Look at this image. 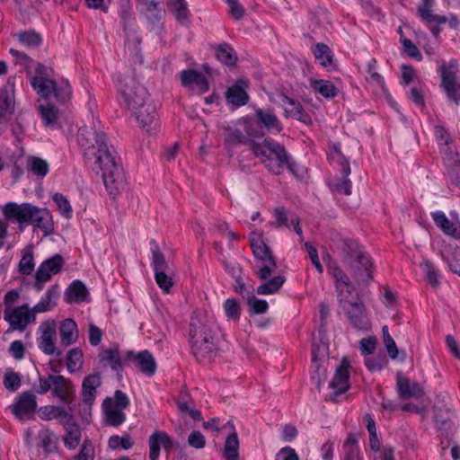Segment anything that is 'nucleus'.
Segmentation results:
<instances>
[{"instance_id": "17", "label": "nucleus", "mask_w": 460, "mask_h": 460, "mask_svg": "<svg viewBox=\"0 0 460 460\" xmlns=\"http://www.w3.org/2000/svg\"><path fill=\"white\" fill-rule=\"evenodd\" d=\"M40 336L38 338L39 348L47 355H61L60 351L56 349L57 327L54 321H45L40 325Z\"/></svg>"}, {"instance_id": "8", "label": "nucleus", "mask_w": 460, "mask_h": 460, "mask_svg": "<svg viewBox=\"0 0 460 460\" xmlns=\"http://www.w3.org/2000/svg\"><path fill=\"white\" fill-rule=\"evenodd\" d=\"M349 361L348 358H343L329 384V392L325 397L326 401L338 402L341 400V396L349 390Z\"/></svg>"}, {"instance_id": "20", "label": "nucleus", "mask_w": 460, "mask_h": 460, "mask_svg": "<svg viewBox=\"0 0 460 460\" xmlns=\"http://www.w3.org/2000/svg\"><path fill=\"white\" fill-rule=\"evenodd\" d=\"M28 225L40 229L45 235L54 231V222L51 213L47 208H40L33 205Z\"/></svg>"}, {"instance_id": "7", "label": "nucleus", "mask_w": 460, "mask_h": 460, "mask_svg": "<svg viewBox=\"0 0 460 460\" xmlns=\"http://www.w3.org/2000/svg\"><path fill=\"white\" fill-rule=\"evenodd\" d=\"M250 244L252 249L253 255L261 261V264L258 276L261 279L265 280L276 270L277 263L271 254V252L262 241L260 234L255 232L251 233Z\"/></svg>"}, {"instance_id": "34", "label": "nucleus", "mask_w": 460, "mask_h": 460, "mask_svg": "<svg viewBox=\"0 0 460 460\" xmlns=\"http://www.w3.org/2000/svg\"><path fill=\"white\" fill-rule=\"evenodd\" d=\"M69 303H81L86 300L88 291L86 287L79 280H75L66 292Z\"/></svg>"}, {"instance_id": "60", "label": "nucleus", "mask_w": 460, "mask_h": 460, "mask_svg": "<svg viewBox=\"0 0 460 460\" xmlns=\"http://www.w3.org/2000/svg\"><path fill=\"white\" fill-rule=\"evenodd\" d=\"M153 266L155 272L171 270L164 255L158 248L153 251Z\"/></svg>"}, {"instance_id": "32", "label": "nucleus", "mask_w": 460, "mask_h": 460, "mask_svg": "<svg viewBox=\"0 0 460 460\" xmlns=\"http://www.w3.org/2000/svg\"><path fill=\"white\" fill-rule=\"evenodd\" d=\"M432 217L436 226L440 227L446 234L452 235L454 237H460L459 226L456 223L450 221L443 212H435L432 214Z\"/></svg>"}, {"instance_id": "5", "label": "nucleus", "mask_w": 460, "mask_h": 460, "mask_svg": "<svg viewBox=\"0 0 460 460\" xmlns=\"http://www.w3.org/2000/svg\"><path fill=\"white\" fill-rule=\"evenodd\" d=\"M119 92L128 110L141 107L150 99L146 88L133 75L122 76L119 81Z\"/></svg>"}, {"instance_id": "24", "label": "nucleus", "mask_w": 460, "mask_h": 460, "mask_svg": "<svg viewBox=\"0 0 460 460\" xmlns=\"http://www.w3.org/2000/svg\"><path fill=\"white\" fill-rule=\"evenodd\" d=\"M148 444L150 460H158L161 447L166 451L172 447L171 438L165 432L160 430H155L150 436Z\"/></svg>"}, {"instance_id": "18", "label": "nucleus", "mask_w": 460, "mask_h": 460, "mask_svg": "<svg viewBox=\"0 0 460 460\" xmlns=\"http://www.w3.org/2000/svg\"><path fill=\"white\" fill-rule=\"evenodd\" d=\"M37 408L36 396L31 392L21 394L10 406L12 413L19 420L29 418Z\"/></svg>"}, {"instance_id": "55", "label": "nucleus", "mask_w": 460, "mask_h": 460, "mask_svg": "<svg viewBox=\"0 0 460 460\" xmlns=\"http://www.w3.org/2000/svg\"><path fill=\"white\" fill-rule=\"evenodd\" d=\"M133 444L128 434H125L123 437L112 436L108 441L109 447L111 449H117L119 447L129 449L132 447Z\"/></svg>"}, {"instance_id": "44", "label": "nucleus", "mask_w": 460, "mask_h": 460, "mask_svg": "<svg viewBox=\"0 0 460 460\" xmlns=\"http://www.w3.org/2000/svg\"><path fill=\"white\" fill-rule=\"evenodd\" d=\"M84 355L80 349L74 348L67 352L66 367L69 372L73 373L81 368L84 361Z\"/></svg>"}, {"instance_id": "9", "label": "nucleus", "mask_w": 460, "mask_h": 460, "mask_svg": "<svg viewBox=\"0 0 460 460\" xmlns=\"http://www.w3.org/2000/svg\"><path fill=\"white\" fill-rule=\"evenodd\" d=\"M349 361L348 358H343L329 384V392L325 397L326 401L338 402L341 400V396L349 390Z\"/></svg>"}, {"instance_id": "45", "label": "nucleus", "mask_w": 460, "mask_h": 460, "mask_svg": "<svg viewBox=\"0 0 460 460\" xmlns=\"http://www.w3.org/2000/svg\"><path fill=\"white\" fill-rule=\"evenodd\" d=\"M27 167L35 175L40 177H44L49 172V164L47 161L36 156L28 157Z\"/></svg>"}, {"instance_id": "30", "label": "nucleus", "mask_w": 460, "mask_h": 460, "mask_svg": "<svg viewBox=\"0 0 460 460\" xmlns=\"http://www.w3.org/2000/svg\"><path fill=\"white\" fill-rule=\"evenodd\" d=\"M62 426L66 430L64 443L69 449H75L81 441V429L72 419L69 421H62Z\"/></svg>"}, {"instance_id": "16", "label": "nucleus", "mask_w": 460, "mask_h": 460, "mask_svg": "<svg viewBox=\"0 0 460 460\" xmlns=\"http://www.w3.org/2000/svg\"><path fill=\"white\" fill-rule=\"evenodd\" d=\"M32 205L30 203L17 204L9 202L3 207V215L8 222L17 223L19 229L23 230L25 225L30 221L31 210Z\"/></svg>"}, {"instance_id": "43", "label": "nucleus", "mask_w": 460, "mask_h": 460, "mask_svg": "<svg viewBox=\"0 0 460 460\" xmlns=\"http://www.w3.org/2000/svg\"><path fill=\"white\" fill-rule=\"evenodd\" d=\"M55 296H57V288L56 287H51L46 292L45 296L37 305L31 308L33 314L35 315L38 313L49 311L53 307L51 301Z\"/></svg>"}, {"instance_id": "22", "label": "nucleus", "mask_w": 460, "mask_h": 460, "mask_svg": "<svg viewBox=\"0 0 460 460\" xmlns=\"http://www.w3.org/2000/svg\"><path fill=\"white\" fill-rule=\"evenodd\" d=\"M337 160L341 165V172L342 178L335 179L330 183V187L333 191L340 194L350 195L351 194V181L347 178L350 173V166L347 159L337 151Z\"/></svg>"}, {"instance_id": "23", "label": "nucleus", "mask_w": 460, "mask_h": 460, "mask_svg": "<svg viewBox=\"0 0 460 460\" xmlns=\"http://www.w3.org/2000/svg\"><path fill=\"white\" fill-rule=\"evenodd\" d=\"M127 358L131 360L136 367L146 376H153L156 370V363L153 355L148 350H143L135 354L132 351L127 353Z\"/></svg>"}, {"instance_id": "52", "label": "nucleus", "mask_w": 460, "mask_h": 460, "mask_svg": "<svg viewBox=\"0 0 460 460\" xmlns=\"http://www.w3.org/2000/svg\"><path fill=\"white\" fill-rule=\"evenodd\" d=\"M247 305L249 312L253 314H264L268 310V303L265 300L258 299L254 295L249 294L247 296Z\"/></svg>"}, {"instance_id": "37", "label": "nucleus", "mask_w": 460, "mask_h": 460, "mask_svg": "<svg viewBox=\"0 0 460 460\" xmlns=\"http://www.w3.org/2000/svg\"><path fill=\"white\" fill-rule=\"evenodd\" d=\"M313 53L322 66L328 67L333 65L332 52L326 44L317 43L313 49Z\"/></svg>"}, {"instance_id": "41", "label": "nucleus", "mask_w": 460, "mask_h": 460, "mask_svg": "<svg viewBox=\"0 0 460 460\" xmlns=\"http://www.w3.org/2000/svg\"><path fill=\"white\" fill-rule=\"evenodd\" d=\"M222 128L224 130L226 145L235 146L247 142L246 137L239 128L231 126H224Z\"/></svg>"}, {"instance_id": "40", "label": "nucleus", "mask_w": 460, "mask_h": 460, "mask_svg": "<svg viewBox=\"0 0 460 460\" xmlns=\"http://www.w3.org/2000/svg\"><path fill=\"white\" fill-rule=\"evenodd\" d=\"M310 84L315 92L325 98H333L337 95V88L330 81L311 79Z\"/></svg>"}, {"instance_id": "6", "label": "nucleus", "mask_w": 460, "mask_h": 460, "mask_svg": "<svg viewBox=\"0 0 460 460\" xmlns=\"http://www.w3.org/2000/svg\"><path fill=\"white\" fill-rule=\"evenodd\" d=\"M129 405V399L121 390H116L113 397H107L102 402L104 422L108 426L119 427L126 420V410Z\"/></svg>"}, {"instance_id": "51", "label": "nucleus", "mask_w": 460, "mask_h": 460, "mask_svg": "<svg viewBox=\"0 0 460 460\" xmlns=\"http://www.w3.org/2000/svg\"><path fill=\"white\" fill-rule=\"evenodd\" d=\"M155 279L159 288L165 293H169L174 284L171 270L155 272Z\"/></svg>"}, {"instance_id": "38", "label": "nucleus", "mask_w": 460, "mask_h": 460, "mask_svg": "<svg viewBox=\"0 0 460 460\" xmlns=\"http://www.w3.org/2000/svg\"><path fill=\"white\" fill-rule=\"evenodd\" d=\"M224 456L226 460H239V439L234 430L226 439Z\"/></svg>"}, {"instance_id": "1", "label": "nucleus", "mask_w": 460, "mask_h": 460, "mask_svg": "<svg viewBox=\"0 0 460 460\" xmlns=\"http://www.w3.org/2000/svg\"><path fill=\"white\" fill-rule=\"evenodd\" d=\"M105 134L92 128H80L78 141L86 149L85 155L95 158L96 169L102 172V177L110 195H118L125 187V177L117 162L115 151L105 141Z\"/></svg>"}, {"instance_id": "14", "label": "nucleus", "mask_w": 460, "mask_h": 460, "mask_svg": "<svg viewBox=\"0 0 460 460\" xmlns=\"http://www.w3.org/2000/svg\"><path fill=\"white\" fill-rule=\"evenodd\" d=\"M133 112L139 126L147 132L155 131L159 127L158 114L155 106L149 99L141 107L132 108Z\"/></svg>"}, {"instance_id": "19", "label": "nucleus", "mask_w": 460, "mask_h": 460, "mask_svg": "<svg viewBox=\"0 0 460 460\" xmlns=\"http://www.w3.org/2000/svg\"><path fill=\"white\" fill-rule=\"evenodd\" d=\"M181 83L195 93L202 94L208 90V82L206 76L194 69H187L181 72Z\"/></svg>"}, {"instance_id": "28", "label": "nucleus", "mask_w": 460, "mask_h": 460, "mask_svg": "<svg viewBox=\"0 0 460 460\" xmlns=\"http://www.w3.org/2000/svg\"><path fill=\"white\" fill-rule=\"evenodd\" d=\"M335 246L341 250L345 264L350 261V260L358 258V255L363 256L367 254L354 240L339 239L335 242Z\"/></svg>"}, {"instance_id": "61", "label": "nucleus", "mask_w": 460, "mask_h": 460, "mask_svg": "<svg viewBox=\"0 0 460 460\" xmlns=\"http://www.w3.org/2000/svg\"><path fill=\"white\" fill-rule=\"evenodd\" d=\"M119 14L123 20L124 31L127 32L128 27L134 23V18L132 17V13L130 12V4L128 0L122 1Z\"/></svg>"}, {"instance_id": "10", "label": "nucleus", "mask_w": 460, "mask_h": 460, "mask_svg": "<svg viewBox=\"0 0 460 460\" xmlns=\"http://www.w3.org/2000/svg\"><path fill=\"white\" fill-rule=\"evenodd\" d=\"M34 90L45 98L55 96L58 100L65 102L69 99L71 90L67 83L58 86L56 82L42 75H36L31 81Z\"/></svg>"}, {"instance_id": "4", "label": "nucleus", "mask_w": 460, "mask_h": 460, "mask_svg": "<svg viewBox=\"0 0 460 460\" xmlns=\"http://www.w3.org/2000/svg\"><path fill=\"white\" fill-rule=\"evenodd\" d=\"M252 153L260 157L261 162L275 174H280L285 169H290L288 154L281 145L266 138L262 143L248 141Z\"/></svg>"}, {"instance_id": "50", "label": "nucleus", "mask_w": 460, "mask_h": 460, "mask_svg": "<svg viewBox=\"0 0 460 460\" xmlns=\"http://www.w3.org/2000/svg\"><path fill=\"white\" fill-rule=\"evenodd\" d=\"M168 5L178 21L184 22L188 19L189 10L185 0H170Z\"/></svg>"}, {"instance_id": "39", "label": "nucleus", "mask_w": 460, "mask_h": 460, "mask_svg": "<svg viewBox=\"0 0 460 460\" xmlns=\"http://www.w3.org/2000/svg\"><path fill=\"white\" fill-rule=\"evenodd\" d=\"M100 360L109 364L111 369L114 371L122 370L121 358L117 348L103 349L100 353Z\"/></svg>"}, {"instance_id": "21", "label": "nucleus", "mask_w": 460, "mask_h": 460, "mask_svg": "<svg viewBox=\"0 0 460 460\" xmlns=\"http://www.w3.org/2000/svg\"><path fill=\"white\" fill-rule=\"evenodd\" d=\"M101 385L102 380L99 374L89 375L83 381L82 397L84 403L87 406V409L84 410L86 417L90 415L91 405L95 400L96 390Z\"/></svg>"}, {"instance_id": "26", "label": "nucleus", "mask_w": 460, "mask_h": 460, "mask_svg": "<svg viewBox=\"0 0 460 460\" xmlns=\"http://www.w3.org/2000/svg\"><path fill=\"white\" fill-rule=\"evenodd\" d=\"M59 335L61 345L67 347L75 343L79 339V331L76 323L66 318L60 323Z\"/></svg>"}, {"instance_id": "35", "label": "nucleus", "mask_w": 460, "mask_h": 460, "mask_svg": "<svg viewBox=\"0 0 460 460\" xmlns=\"http://www.w3.org/2000/svg\"><path fill=\"white\" fill-rule=\"evenodd\" d=\"M146 12L147 18L152 22H159L162 19L164 10L160 0H137Z\"/></svg>"}, {"instance_id": "46", "label": "nucleus", "mask_w": 460, "mask_h": 460, "mask_svg": "<svg viewBox=\"0 0 460 460\" xmlns=\"http://www.w3.org/2000/svg\"><path fill=\"white\" fill-rule=\"evenodd\" d=\"M16 37L21 44L28 48L38 47L42 41L41 36L34 31L19 32Z\"/></svg>"}, {"instance_id": "48", "label": "nucleus", "mask_w": 460, "mask_h": 460, "mask_svg": "<svg viewBox=\"0 0 460 460\" xmlns=\"http://www.w3.org/2000/svg\"><path fill=\"white\" fill-rule=\"evenodd\" d=\"M285 100L288 104L292 106V109H288L286 111L288 112L296 119L300 120L304 123H311V117L304 111L300 103H296L293 99L285 97Z\"/></svg>"}, {"instance_id": "47", "label": "nucleus", "mask_w": 460, "mask_h": 460, "mask_svg": "<svg viewBox=\"0 0 460 460\" xmlns=\"http://www.w3.org/2000/svg\"><path fill=\"white\" fill-rule=\"evenodd\" d=\"M357 443L356 435L349 434L343 445L345 451L344 460H360Z\"/></svg>"}, {"instance_id": "53", "label": "nucleus", "mask_w": 460, "mask_h": 460, "mask_svg": "<svg viewBox=\"0 0 460 460\" xmlns=\"http://www.w3.org/2000/svg\"><path fill=\"white\" fill-rule=\"evenodd\" d=\"M39 109L41 118L46 125H52L57 121L58 117V111L54 105L50 103H47L46 105L41 104L40 105Z\"/></svg>"}, {"instance_id": "54", "label": "nucleus", "mask_w": 460, "mask_h": 460, "mask_svg": "<svg viewBox=\"0 0 460 460\" xmlns=\"http://www.w3.org/2000/svg\"><path fill=\"white\" fill-rule=\"evenodd\" d=\"M52 199L56 205L58 207L61 215L66 218H70L73 210L67 199L61 193H55Z\"/></svg>"}, {"instance_id": "27", "label": "nucleus", "mask_w": 460, "mask_h": 460, "mask_svg": "<svg viewBox=\"0 0 460 460\" xmlns=\"http://www.w3.org/2000/svg\"><path fill=\"white\" fill-rule=\"evenodd\" d=\"M51 380L53 383V394L63 402H71L73 398V385L71 382L63 376H51Z\"/></svg>"}, {"instance_id": "36", "label": "nucleus", "mask_w": 460, "mask_h": 460, "mask_svg": "<svg viewBox=\"0 0 460 460\" xmlns=\"http://www.w3.org/2000/svg\"><path fill=\"white\" fill-rule=\"evenodd\" d=\"M14 108V95L12 90L4 88L0 91V119L10 116Z\"/></svg>"}, {"instance_id": "11", "label": "nucleus", "mask_w": 460, "mask_h": 460, "mask_svg": "<svg viewBox=\"0 0 460 460\" xmlns=\"http://www.w3.org/2000/svg\"><path fill=\"white\" fill-rule=\"evenodd\" d=\"M4 319L9 323L11 329L24 331L30 323L35 322L36 316L28 305H22L14 308H4Z\"/></svg>"}, {"instance_id": "2", "label": "nucleus", "mask_w": 460, "mask_h": 460, "mask_svg": "<svg viewBox=\"0 0 460 460\" xmlns=\"http://www.w3.org/2000/svg\"><path fill=\"white\" fill-rule=\"evenodd\" d=\"M328 270L335 279L336 288L339 293V305L350 324L358 330H368L371 324L367 316L364 303L358 297L354 301L349 299V296L355 292L354 284L339 265L332 264Z\"/></svg>"}, {"instance_id": "49", "label": "nucleus", "mask_w": 460, "mask_h": 460, "mask_svg": "<svg viewBox=\"0 0 460 460\" xmlns=\"http://www.w3.org/2000/svg\"><path fill=\"white\" fill-rule=\"evenodd\" d=\"M285 278L282 276H276L270 281L261 284L257 288V293L260 295H269L277 292L284 284Z\"/></svg>"}, {"instance_id": "42", "label": "nucleus", "mask_w": 460, "mask_h": 460, "mask_svg": "<svg viewBox=\"0 0 460 460\" xmlns=\"http://www.w3.org/2000/svg\"><path fill=\"white\" fill-rule=\"evenodd\" d=\"M216 56L219 61L226 66H234L237 61L234 49L226 43L217 47Z\"/></svg>"}, {"instance_id": "25", "label": "nucleus", "mask_w": 460, "mask_h": 460, "mask_svg": "<svg viewBox=\"0 0 460 460\" xmlns=\"http://www.w3.org/2000/svg\"><path fill=\"white\" fill-rule=\"evenodd\" d=\"M397 391L401 398H420L424 394L422 388L417 383H411L410 379L401 372L396 377Z\"/></svg>"}, {"instance_id": "56", "label": "nucleus", "mask_w": 460, "mask_h": 460, "mask_svg": "<svg viewBox=\"0 0 460 460\" xmlns=\"http://www.w3.org/2000/svg\"><path fill=\"white\" fill-rule=\"evenodd\" d=\"M40 447L46 452H52L55 449V436L49 429L41 430L39 434Z\"/></svg>"}, {"instance_id": "3", "label": "nucleus", "mask_w": 460, "mask_h": 460, "mask_svg": "<svg viewBox=\"0 0 460 460\" xmlns=\"http://www.w3.org/2000/svg\"><path fill=\"white\" fill-rule=\"evenodd\" d=\"M190 343L199 362L210 361L218 350L215 323L206 315L196 314L190 323Z\"/></svg>"}, {"instance_id": "13", "label": "nucleus", "mask_w": 460, "mask_h": 460, "mask_svg": "<svg viewBox=\"0 0 460 460\" xmlns=\"http://www.w3.org/2000/svg\"><path fill=\"white\" fill-rule=\"evenodd\" d=\"M441 87L447 92V96L456 104L459 103L460 98L457 97L456 92L460 91V83L456 82V74L458 66L456 61H450L448 64L441 65Z\"/></svg>"}, {"instance_id": "31", "label": "nucleus", "mask_w": 460, "mask_h": 460, "mask_svg": "<svg viewBox=\"0 0 460 460\" xmlns=\"http://www.w3.org/2000/svg\"><path fill=\"white\" fill-rule=\"evenodd\" d=\"M422 4L418 8V13L420 18L428 23H435L437 25L447 22V17L444 15L434 14L432 6L434 0H421Z\"/></svg>"}, {"instance_id": "29", "label": "nucleus", "mask_w": 460, "mask_h": 460, "mask_svg": "<svg viewBox=\"0 0 460 460\" xmlns=\"http://www.w3.org/2000/svg\"><path fill=\"white\" fill-rule=\"evenodd\" d=\"M246 87L247 84L243 80H238L233 86L228 88L226 93L227 102L237 107L245 105L249 99L245 91Z\"/></svg>"}, {"instance_id": "58", "label": "nucleus", "mask_w": 460, "mask_h": 460, "mask_svg": "<svg viewBox=\"0 0 460 460\" xmlns=\"http://www.w3.org/2000/svg\"><path fill=\"white\" fill-rule=\"evenodd\" d=\"M382 332L387 352L391 358L395 359L398 356V349L395 341L389 334L388 327L386 325L382 328Z\"/></svg>"}, {"instance_id": "63", "label": "nucleus", "mask_w": 460, "mask_h": 460, "mask_svg": "<svg viewBox=\"0 0 460 460\" xmlns=\"http://www.w3.org/2000/svg\"><path fill=\"white\" fill-rule=\"evenodd\" d=\"M435 422L439 429H447L451 425L450 416L447 410L436 409Z\"/></svg>"}, {"instance_id": "64", "label": "nucleus", "mask_w": 460, "mask_h": 460, "mask_svg": "<svg viewBox=\"0 0 460 460\" xmlns=\"http://www.w3.org/2000/svg\"><path fill=\"white\" fill-rule=\"evenodd\" d=\"M74 460H93V447L89 440L84 441L80 452Z\"/></svg>"}, {"instance_id": "57", "label": "nucleus", "mask_w": 460, "mask_h": 460, "mask_svg": "<svg viewBox=\"0 0 460 460\" xmlns=\"http://www.w3.org/2000/svg\"><path fill=\"white\" fill-rule=\"evenodd\" d=\"M4 385L9 391L14 392L18 390L22 385L21 377L17 373L8 370L4 374Z\"/></svg>"}, {"instance_id": "33", "label": "nucleus", "mask_w": 460, "mask_h": 460, "mask_svg": "<svg viewBox=\"0 0 460 460\" xmlns=\"http://www.w3.org/2000/svg\"><path fill=\"white\" fill-rule=\"evenodd\" d=\"M255 115L260 126H263L269 130L281 131L282 128L278 118L270 111L258 109Z\"/></svg>"}, {"instance_id": "62", "label": "nucleus", "mask_w": 460, "mask_h": 460, "mask_svg": "<svg viewBox=\"0 0 460 460\" xmlns=\"http://www.w3.org/2000/svg\"><path fill=\"white\" fill-rule=\"evenodd\" d=\"M424 270L428 282L434 288L439 284L438 271L429 261H425Z\"/></svg>"}, {"instance_id": "15", "label": "nucleus", "mask_w": 460, "mask_h": 460, "mask_svg": "<svg viewBox=\"0 0 460 460\" xmlns=\"http://www.w3.org/2000/svg\"><path fill=\"white\" fill-rule=\"evenodd\" d=\"M63 265L64 259L59 254L43 261L36 271L34 288L40 291L44 284L61 270Z\"/></svg>"}, {"instance_id": "12", "label": "nucleus", "mask_w": 460, "mask_h": 460, "mask_svg": "<svg viewBox=\"0 0 460 460\" xmlns=\"http://www.w3.org/2000/svg\"><path fill=\"white\" fill-rule=\"evenodd\" d=\"M346 266L358 285L367 284L373 279V263L368 254L358 255V258L350 260Z\"/></svg>"}, {"instance_id": "59", "label": "nucleus", "mask_w": 460, "mask_h": 460, "mask_svg": "<svg viewBox=\"0 0 460 460\" xmlns=\"http://www.w3.org/2000/svg\"><path fill=\"white\" fill-rule=\"evenodd\" d=\"M34 270L33 254L31 251H27L19 263V270L22 274L30 275Z\"/></svg>"}]
</instances>
